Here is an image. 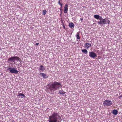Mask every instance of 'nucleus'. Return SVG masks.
<instances>
[{
	"mask_svg": "<svg viewBox=\"0 0 122 122\" xmlns=\"http://www.w3.org/2000/svg\"><path fill=\"white\" fill-rule=\"evenodd\" d=\"M63 27L64 29H65V27L64 25H63Z\"/></svg>",
	"mask_w": 122,
	"mask_h": 122,
	"instance_id": "4be33fe9",
	"label": "nucleus"
},
{
	"mask_svg": "<svg viewBox=\"0 0 122 122\" xmlns=\"http://www.w3.org/2000/svg\"><path fill=\"white\" fill-rule=\"evenodd\" d=\"M117 112H118L116 110H113L112 113L114 114L115 115L117 114Z\"/></svg>",
	"mask_w": 122,
	"mask_h": 122,
	"instance_id": "dca6fc26",
	"label": "nucleus"
},
{
	"mask_svg": "<svg viewBox=\"0 0 122 122\" xmlns=\"http://www.w3.org/2000/svg\"><path fill=\"white\" fill-rule=\"evenodd\" d=\"M48 89L50 90V92L52 93L53 91H56L57 89L61 87V84L56 81L52 82L51 84H49L47 85Z\"/></svg>",
	"mask_w": 122,
	"mask_h": 122,
	"instance_id": "f257e3e1",
	"label": "nucleus"
},
{
	"mask_svg": "<svg viewBox=\"0 0 122 122\" xmlns=\"http://www.w3.org/2000/svg\"><path fill=\"white\" fill-rule=\"evenodd\" d=\"M16 60L17 61H21V59L19 57L17 56H15L11 57L8 59V61L12 62L13 61L14 62L15 61V60Z\"/></svg>",
	"mask_w": 122,
	"mask_h": 122,
	"instance_id": "7ed1b4c3",
	"label": "nucleus"
},
{
	"mask_svg": "<svg viewBox=\"0 0 122 122\" xmlns=\"http://www.w3.org/2000/svg\"><path fill=\"white\" fill-rule=\"evenodd\" d=\"M80 20H81V21L82 20H83V18H81L80 19Z\"/></svg>",
	"mask_w": 122,
	"mask_h": 122,
	"instance_id": "393cba45",
	"label": "nucleus"
},
{
	"mask_svg": "<svg viewBox=\"0 0 122 122\" xmlns=\"http://www.w3.org/2000/svg\"><path fill=\"white\" fill-rule=\"evenodd\" d=\"M47 12V11L46 10H43V15H45L46 14V13Z\"/></svg>",
	"mask_w": 122,
	"mask_h": 122,
	"instance_id": "a211bd4d",
	"label": "nucleus"
},
{
	"mask_svg": "<svg viewBox=\"0 0 122 122\" xmlns=\"http://www.w3.org/2000/svg\"><path fill=\"white\" fill-rule=\"evenodd\" d=\"M61 117L57 113L54 112L49 117V122H59Z\"/></svg>",
	"mask_w": 122,
	"mask_h": 122,
	"instance_id": "f03ea898",
	"label": "nucleus"
},
{
	"mask_svg": "<svg viewBox=\"0 0 122 122\" xmlns=\"http://www.w3.org/2000/svg\"><path fill=\"white\" fill-rule=\"evenodd\" d=\"M39 75L44 78H46L48 77V76L46 74L43 73H40Z\"/></svg>",
	"mask_w": 122,
	"mask_h": 122,
	"instance_id": "9d476101",
	"label": "nucleus"
},
{
	"mask_svg": "<svg viewBox=\"0 0 122 122\" xmlns=\"http://www.w3.org/2000/svg\"><path fill=\"white\" fill-rule=\"evenodd\" d=\"M99 20H100V21L98 22V23L99 24H107L105 19L102 18V17H100Z\"/></svg>",
	"mask_w": 122,
	"mask_h": 122,
	"instance_id": "423d86ee",
	"label": "nucleus"
},
{
	"mask_svg": "<svg viewBox=\"0 0 122 122\" xmlns=\"http://www.w3.org/2000/svg\"><path fill=\"white\" fill-rule=\"evenodd\" d=\"M89 56L91 57L95 58L97 57V56L96 53L93 52H90L89 53Z\"/></svg>",
	"mask_w": 122,
	"mask_h": 122,
	"instance_id": "0eeeda50",
	"label": "nucleus"
},
{
	"mask_svg": "<svg viewBox=\"0 0 122 122\" xmlns=\"http://www.w3.org/2000/svg\"><path fill=\"white\" fill-rule=\"evenodd\" d=\"M76 39L79 40L80 39V37L79 36V32L77 33V34L76 35Z\"/></svg>",
	"mask_w": 122,
	"mask_h": 122,
	"instance_id": "4468645a",
	"label": "nucleus"
},
{
	"mask_svg": "<svg viewBox=\"0 0 122 122\" xmlns=\"http://www.w3.org/2000/svg\"><path fill=\"white\" fill-rule=\"evenodd\" d=\"M39 69L40 70V71H43L45 70V68L42 65L40 66L39 67Z\"/></svg>",
	"mask_w": 122,
	"mask_h": 122,
	"instance_id": "9b49d317",
	"label": "nucleus"
},
{
	"mask_svg": "<svg viewBox=\"0 0 122 122\" xmlns=\"http://www.w3.org/2000/svg\"><path fill=\"white\" fill-rule=\"evenodd\" d=\"M60 5L61 7H62V5H63L62 4H61Z\"/></svg>",
	"mask_w": 122,
	"mask_h": 122,
	"instance_id": "b1692460",
	"label": "nucleus"
},
{
	"mask_svg": "<svg viewBox=\"0 0 122 122\" xmlns=\"http://www.w3.org/2000/svg\"><path fill=\"white\" fill-rule=\"evenodd\" d=\"M94 17L97 19H99L100 20V17H102L98 15H94Z\"/></svg>",
	"mask_w": 122,
	"mask_h": 122,
	"instance_id": "ddd939ff",
	"label": "nucleus"
},
{
	"mask_svg": "<svg viewBox=\"0 0 122 122\" xmlns=\"http://www.w3.org/2000/svg\"><path fill=\"white\" fill-rule=\"evenodd\" d=\"M69 25V27L71 28H73L75 26L74 24L72 22L70 23Z\"/></svg>",
	"mask_w": 122,
	"mask_h": 122,
	"instance_id": "f8f14e48",
	"label": "nucleus"
},
{
	"mask_svg": "<svg viewBox=\"0 0 122 122\" xmlns=\"http://www.w3.org/2000/svg\"><path fill=\"white\" fill-rule=\"evenodd\" d=\"M62 10V7H61L60 10L61 11Z\"/></svg>",
	"mask_w": 122,
	"mask_h": 122,
	"instance_id": "a878e982",
	"label": "nucleus"
},
{
	"mask_svg": "<svg viewBox=\"0 0 122 122\" xmlns=\"http://www.w3.org/2000/svg\"><path fill=\"white\" fill-rule=\"evenodd\" d=\"M112 102L108 100H106L104 101L103 105L105 107H108L111 105L112 104Z\"/></svg>",
	"mask_w": 122,
	"mask_h": 122,
	"instance_id": "39448f33",
	"label": "nucleus"
},
{
	"mask_svg": "<svg viewBox=\"0 0 122 122\" xmlns=\"http://www.w3.org/2000/svg\"><path fill=\"white\" fill-rule=\"evenodd\" d=\"M18 7L19 8H20V6H18Z\"/></svg>",
	"mask_w": 122,
	"mask_h": 122,
	"instance_id": "bb28decb",
	"label": "nucleus"
},
{
	"mask_svg": "<svg viewBox=\"0 0 122 122\" xmlns=\"http://www.w3.org/2000/svg\"><path fill=\"white\" fill-rule=\"evenodd\" d=\"M85 47L87 49H88L91 46V44L89 43H86L84 45Z\"/></svg>",
	"mask_w": 122,
	"mask_h": 122,
	"instance_id": "1a4fd4ad",
	"label": "nucleus"
},
{
	"mask_svg": "<svg viewBox=\"0 0 122 122\" xmlns=\"http://www.w3.org/2000/svg\"><path fill=\"white\" fill-rule=\"evenodd\" d=\"M59 93L63 95L66 93L63 90H60L59 91Z\"/></svg>",
	"mask_w": 122,
	"mask_h": 122,
	"instance_id": "2eb2a0df",
	"label": "nucleus"
},
{
	"mask_svg": "<svg viewBox=\"0 0 122 122\" xmlns=\"http://www.w3.org/2000/svg\"><path fill=\"white\" fill-rule=\"evenodd\" d=\"M120 97H121V96H120Z\"/></svg>",
	"mask_w": 122,
	"mask_h": 122,
	"instance_id": "cd10ccee",
	"label": "nucleus"
},
{
	"mask_svg": "<svg viewBox=\"0 0 122 122\" xmlns=\"http://www.w3.org/2000/svg\"><path fill=\"white\" fill-rule=\"evenodd\" d=\"M18 96H20L23 97H25V95L24 94L21 93H20Z\"/></svg>",
	"mask_w": 122,
	"mask_h": 122,
	"instance_id": "6ab92c4d",
	"label": "nucleus"
},
{
	"mask_svg": "<svg viewBox=\"0 0 122 122\" xmlns=\"http://www.w3.org/2000/svg\"><path fill=\"white\" fill-rule=\"evenodd\" d=\"M58 3L60 5L61 4V2H60V0H59V1Z\"/></svg>",
	"mask_w": 122,
	"mask_h": 122,
	"instance_id": "412c9836",
	"label": "nucleus"
},
{
	"mask_svg": "<svg viewBox=\"0 0 122 122\" xmlns=\"http://www.w3.org/2000/svg\"><path fill=\"white\" fill-rule=\"evenodd\" d=\"M68 5L67 4H66L65 5L64 8V13H67L68 10Z\"/></svg>",
	"mask_w": 122,
	"mask_h": 122,
	"instance_id": "6e6552de",
	"label": "nucleus"
},
{
	"mask_svg": "<svg viewBox=\"0 0 122 122\" xmlns=\"http://www.w3.org/2000/svg\"><path fill=\"white\" fill-rule=\"evenodd\" d=\"M110 20H108L107 21V23L109 24H110Z\"/></svg>",
	"mask_w": 122,
	"mask_h": 122,
	"instance_id": "aec40b11",
	"label": "nucleus"
},
{
	"mask_svg": "<svg viewBox=\"0 0 122 122\" xmlns=\"http://www.w3.org/2000/svg\"><path fill=\"white\" fill-rule=\"evenodd\" d=\"M7 70H10L9 71L11 73L17 74L19 72V71L16 70V68H11V67H8Z\"/></svg>",
	"mask_w": 122,
	"mask_h": 122,
	"instance_id": "20e7f679",
	"label": "nucleus"
},
{
	"mask_svg": "<svg viewBox=\"0 0 122 122\" xmlns=\"http://www.w3.org/2000/svg\"><path fill=\"white\" fill-rule=\"evenodd\" d=\"M39 44V43H36V45H38Z\"/></svg>",
	"mask_w": 122,
	"mask_h": 122,
	"instance_id": "5701e85b",
	"label": "nucleus"
},
{
	"mask_svg": "<svg viewBox=\"0 0 122 122\" xmlns=\"http://www.w3.org/2000/svg\"><path fill=\"white\" fill-rule=\"evenodd\" d=\"M82 51L83 53H85L86 54H87V50L86 49L82 50Z\"/></svg>",
	"mask_w": 122,
	"mask_h": 122,
	"instance_id": "f3484780",
	"label": "nucleus"
}]
</instances>
